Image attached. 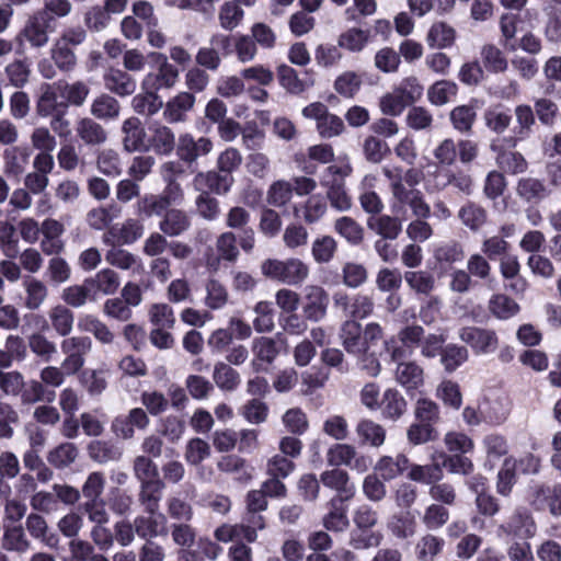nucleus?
Here are the masks:
<instances>
[{
	"instance_id": "b1692460",
	"label": "nucleus",
	"mask_w": 561,
	"mask_h": 561,
	"mask_svg": "<svg viewBox=\"0 0 561 561\" xmlns=\"http://www.w3.org/2000/svg\"><path fill=\"white\" fill-rule=\"evenodd\" d=\"M104 84L107 90L119 96L131 95L137 88L136 80L127 71L116 68L105 73Z\"/></svg>"
},
{
	"instance_id": "412c9836",
	"label": "nucleus",
	"mask_w": 561,
	"mask_h": 561,
	"mask_svg": "<svg viewBox=\"0 0 561 561\" xmlns=\"http://www.w3.org/2000/svg\"><path fill=\"white\" fill-rule=\"evenodd\" d=\"M370 30L358 26L347 27L337 36L339 47L350 53H362L371 42Z\"/></svg>"
},
{
	"instance_id": "f8f14e48",
	"label": "nucleus",
	"mask_w": 561,
	"mask_h": 561,
	"mask_svg": "<svg viewBox=\"0 0 561 561\" xmlns=\"http://www.w3.org/2000/svg\"><path fill=\"white\" fill-rule=\"evenodd\" d=\"M340 339L344 350L354 356L365 355L369 345L365 342L362 325L356 320H346L341 327Z\"/></svg>"
},
{
	"instance_id": "c03bdc74",
	"label": "nucleus",
	"mask_w": 561,
	"mask_h": 561,
	"mask_svg": "<svg viewBox=\"0 0 561 561\" xmlns=\"http://www.w3.org/2000/svg\"><path fill=\"white\" fill-rule=\"evenodd\" d=\"M48 318L50 320L53 329L60 336H67L72 331L73 327V313L64 305H56L48 311Z\"/></svg>"
},
{
	"instance_id": "680f3d73",
	"label": "nucleus",
	"mask_w": 561,
	"mask_h": 561,
	"mask_svg": "<svg viewBox=\"0 0 561 561\" xmlns=\"http://www.w3.org/2000/svg\"><path fill=\"white\" fill-rule=\"evenodd\" d=\"M282 422L293 435H304L309 428L307 414L300 408L288 409L283 414Z\"/></svg>"
},
{
	"instance_id": "ddd939ff",
	"label": "nucleus",
	"mask_w": 561,
	"mask_h": 561,
	"mask_svg": "<svg viewBox=\"0 0 561 561\" xmlns=\"http://www.w3.org/2000/svg\"><path fill=\"white\" fill-rule=\"evenodd\" d=\"M500 534L531 538L536 534V524L526 510H516L503 524L499 526Z\"/></svg>"
},
{
	"instance_id": "7c9ffc66",
	"label": "nucleus",
	"mask_w": 561,
	"mask_h": 561,
	"mask_svg": "<svg viewBox=\"0 0 561 561\" xmlns=\"http://www.w3.org/2000/svg\"><path fill=\"white\" fill-rule=\"evenodd\" d=\"M23 288L25 293L24 307L28 310L39 309L48 297L47 285L36 277H26Z\"/></svg>"
},
{
	"instance_id": "c756f323",
	"label": "nucleus",
	"mask_w": 561,
	"mask_h": 561,
	"mask_svg": "<svg viewBox=\"0 0 561 561\" xmlns=\"http://www.w3.org/2000/svg\"><path fill=\"white\" fill-rule=\"evenodd\" d=\"M105 260L117 268L131 271L133 274H141L145 271L141 259L124 249L113 248L108 250Z\"/></svg>"
},
{
	"instance_id": "f03ea898",
	"label": "nucleus",
	"mask_w": 561,
	"mask_h": 561,
	"mask_svg": "<svg viewBox=\"0 0 561 561\" xmlns=\"http://www.w3.org/2000/svg\"><path fill=\"white\" fill-rule=\"evenodd\" d=\"M352 170L350 161L343 159L328 167L320 178V184L327 188V197L331 206L339 211H347L352 207V197L346 192L344 183Z\"/></svg>"
},
{
	"instance_id": "0e129e2a",
	"label": "nucleus",
	"mask_w": 561,
	"mask_h": 561,
	"mask_svg": "<svg viewBox=\"0 0 561 561\" xmlns=\"http://www.w3.org/2000/svg\"><path fill=\"white\" fill-rule=\"evenodd\" d=\"M362 77L355 71H344L334 81V90L344 98H353L362 87Z\"/></svg>"
},
{
	"instance_id": "f704fd0d",
	"label": "nucleus",
	"mask_w": 561,
	"mask_h": 561,
	"mask_svg": "<svg viewBox=\"0 0 561 561\" xmlns=\"http://www.w3.org/2000/svg\"><path fill=\"white\" fill-rule=\"evenodd\" d=\"M96 297L91 285H88V278L80 285L66 287L61 293V299L70 307L80 308L88 301H95Z\"/></svg>"
},
{
	"instance_id": "8fccbe9b",
	"label": "nucleus",
	"mask_w": 561,
	"mask_h": 561,
	"mask_svg": "<svg viewBox=\"0 0 561 561\" xmlns=\"http://www.w3.org/2000/svg\"><path fill=\"white\" fill-rule=\"evenodd\" d=\"M449 119L453 127L461 133H470L477 119V112L472 105H459L451 110Z\"/></svg>"
},
{
	"instance_id": "473e14b6",
	"label": "nucleus",
	"mask_w": 561,
	"mask_h": 561,
	"mask_svg": "<svg viewBox=\"0 0 561 561\" xmlns=\"http://www.w3.org/2000/svg\"><path fill=\"white\" fill-rule=\"evenodd\" d=\"M151 131L150 146L158 154H169L175 146V137L171 128L154 123L149 127Z\"/></svg>"
},
{
	"instance_id": "a18cd8bd",
	"label": "nucleus",
	"mask_w": 561,
	"mask_h": 561,
	"mask_svg": "<svg viewBox=\"0 0 561 561\" xmlns=\"http://www.w3.org/2000/svg\"><path fill=\"white\" fill-rule=\"evenodd\" d=\"M77 135L87 145H100L106 140L103 127L91 118H81L76 126Z\"/></svg>"
},
{
	"instance_id": "5fc2aeb1",
	"label": "nucleus",
	"mask_w": 561,
	"mask_h": 561,
	"mask_svg": "<svg viewBox=\"0 0 561 561\" xmlns=\"http://www.w3.org/2000/svg\"><path fill=\"white\" fill-rule=\"evenodd\" d=\"M517 460L514 457L504 459L503 465L497 473L496 491L501 495L507 496L516 480Z\"/></svg>"
},
{
	"instance_id": "37998d69",
	"label": "nucleus",
	"mask_w": 561,
	"mask_h": 561,
	"mask_svg": "<svg viewBox=\"0 0 561 561\" xmlns=\"http://www.w3.org/2000/svg\"><path fill=\"white\" fill-rule=\"evenodd\" d=\"M456 38L455 30L444 22L434 23L426 36V42L432 48L450 47Z\"/></svg>"
},
{
	"instance_id": "69168bd1",
	"label": "nucleus",
	"mask_w": 561,
	"mask_h": 561,
	"mask_svg": "<svg viewBox=\"0 0 561 561\" xmlns=\"http://www.w3.org/2000/svg\"><path fill=\"white\" fill-rule=\"evenodd\" d=\"M440 362L446 371L453 373L469 357L468 350L465 346L456 344L447 345L440 353Z\"/></svg>"
},
{
	"instance_id": "bb28decb",
	"label": "nucleus",
	"mask_w": 561,
	"mask_h": 561,
	"mask_svg": "<svg viewBox=\"0 0 561 561\" xmlns=\"http://www.w3.org/2000/svg\"><path fill=\"white\" fill-rule=\"evenodd\" d=\"M253 367L259 370L262 365H270L279 353L277 343L272 337L261 336L252 342Z\"/></svg>"
},
{
	"instance_id": "72a5a7b5",
	"label": "nucleus",
	"mask_w": 561,
	"mask_h": 561,
	"mask_svg": "<svg viewBox=\"0 0 561 561\" xmlns=\"http://www.w3.org/2000/svg\"><path fill=\"white\" fill-rule=\"evenodd\" d=\"M165 483L162 480L140 484L139 502L146 513L159 511Z\"/></svg>"
},
{
	"instance_id": "393cba45",
	"label": "nucleus",
	"mask_w": 561,
	"mask_h": 561,
	"mask_svg": "<svg viewBox=\"0 0 561 561\" xmlns=\"http://www.w3.org/2000/svg\"><path fill=\"white\" fill-rule=\"evenodd\" d=\"M346 500L333 497L328 503V513L322 518L323 526L331 531H344L348 527Z\"/></svg>"
},
{
	"instance_id": "79ce46f5",
	"label": "nucleus",
	"mask_w": 561,
	"mask_h": 561,
	"mask_svg": "<svg viewBox=\"0 0 561 561\" xmlns=\"http://www.w3.org/2000/svg\"><path fill=\"white\" fill-rule=\"evenodd\" d=\"M482 446L486 455L485 466H488L490 470H492L495 462L508 451L506 438L499 434H489L484 436Z\"/></svg>"
},
{
	"instance_id": "7ed1b4c3",
	"label": "nucleus",
	"mask_w": 561,
	"mask_h": 561,
	"mask_svg": "<svg viewBox=\"0 0 561 561\" xmlns=\"http://www.w3.org/2000/svg\"><path fill=\"white\" fill-rule=\"evenodd\" d=\"M260 268L264 277L288 286L301 285L310 275L309 265L299 257H270L261 263Z\"/></svg>"
},
{
	"instance_id": "6e6552de",
	"label": "nucleus",
	"mask_w": 561,
	"mask_h": 561,
	"mask_svg": "<svg viewBox=\"0 0 561 561\" xmlns=\"http://www.w3.org/2000/svg\"><path fill=\"white\" fill-rule=\"evenodd\" d=\"M424 336V329L421 325H407L398 333L402 346L396 345L393 340L386 342V351L393 362L405 359L413 354L416 346H420Z\"/></svg>"
},
{
	"instance_id": "20e7f679",
	"label": "nucleus",
	"mask_w": 561,
	"mask_h": 561,
	"mask_svg": "<svg viewBox=\"0 0 561 561\" xmlns=\"http://www.w3.org/2000/svg\"><path fill=\"white\" fill-rule=\"evenodd\" d=\"M149 58L158 65L157 71L148 72L141 80V90H151L158 93L161 89H171L179 81L178 68L170 64L168 57L161 53H150Z\"/></svg>"
},
{
	"instance_id": "bf43d9fd",
	"label": "nucleus",
	"mask_w": 561,
	"mask_h": 561,
	"mask_svg": "<svg viewBox=\"0 0 561 561\" xmlns=\"http://www.w3.org/2000/svg\"><path fill=\"white\" fill-rule=\"evenodd\" d=\"M244 11L233 1H226L219 9L218 20L220 26L226 31L234 30L243 20Z\"/></svg>"
},
{
	"instance_id": "5701e85b",
	"label": "nucleus",
	"mask_w": 561,
	"mask_h": 561,
	"mask_svg": "<svg viewBox=\"0 0 561 561\" xmlns=\"http://www.w3.org/2000/svg\"><path fill=\"white\" fill-rule=\"evenodd\" d=\"M148 515H140L134 519L135 531L140 538H153L165 533L167 518L165 516L156 511L154 513H147Z\"/></svg>"
},
{
	"instance_id": "864d4df0",
	"label": "nucleus",
	"mask_w": 561,
	"mask_h": 561,
	"mask_svg": "<svg viewBox=\"0 0 561 561\" xmlns=\"http://www.w3.org/2000/svg\"><path fill=\"white\" fill-rule=\"evenodd\" d=\"M119 110L118 101L108 94H101L91 104V114L99 119L116 118Z\"/></svg>"
},
{
	"instance_id": "a878e982",
	"label": "nucleus",
	"mask_w": 561,
	"mask_h": 561,
	"mask_svg": "<svg viewBox=\"0 0 561 561\" xmlns=\"http://www.w3.org/2000/svg\"><path fill=\"white\" fill-rule=\"evenodd\" d=\"M321 482L339 493L335 497L350 500L355 494V485L350 483L348 473L344 470L335 468L322 472Z\"/></svg>"
},
{
	"instance_id": "09e8293b",
	"label": "nucleus",
	"mask_w": 561,
	"mask_h": 561,
	"mask_svg": "<svg viewBox=\"0 0 561 561\" xmlns=\"http://www.w3.org/2000/svg\"><path fill=\"white\" fill-rule=\"evenodd\" d=\"M490 312L501 320L510 319L516 316L520 307L519 305L508 296L504 294L493 295L489 301Z\"/></svg>"
},
{
	"instance_id": "58836bf2",
	"label": "nucleus",
	"mask_w": 561,
	"mask_h": 561,
	"mask_svg": "<svg viewBox=\"0 0 561 561\" xmlns=\"http://www.w3.org/2000/svg\"><path fill=\"white\" fill-rule=\"evenodd\" d=\"M188 216L180 209H171L167 211L163 219L159 224L160 230L169 236L176 237L190 228Z\"/></svg>"
},
{
	"instance_id": "e433bc0d",
	"label": "nucleus",
	"mask_w": 561,
	"mask_h": 561,
	"mask_svg": "<svg viewBox=\"0 0 561 561\" xmlns=\"http://www.w3.org/2000/svg\"><path fill=\"white\" fill-rule=\"evenodd\" d=\"M78 329L82 332L91 333L103 343L111 344L114 341V334L108 327L92 314H83L78 319Z\"/></svg>"
},
{
	"instance_id": "4468645a",
	"label": "nucleus",
	"mask_w": 561,
	"mask_h": 561,
	"mask_svg": "<svg viewBox=\"0 0 561 561\" xmlns=\"http://www.w3.org/2000/svg\"><path fill=\"white\" fill-rule=\"evenodd\" d=\"M531 504L537 510H546L553 516H561V484L536 485L531 494Z\"/></svg>"
},
{
	"instance_id": "49530a36",
	"label": "nucleus",
	"mask_w": 561,
	"mask_h": 561,
	"mask_svg": "<svg viewBox=\"0 0 561 561\" xmlns=\"http://www.w3.org/2000/svg\"><path fill=\"white\" fill-rule=\"evenodd\" d=\"M458 217L466 227L477 231L486 222L488 213L482 206L469 202L459 209Z\"/></svg>"
},
{
	"instance_id": "de8ad7c7",
	"label": "nucleus",
	"mask_w": 561,
	"mask_h": 561,
	"mask_svg": "<svg viewBox=\"0 0 561 561\" xmlns=\"http://www.w3.org/2000/svg\"><path fill=\"white\" fill-rule=\"evenodd\" d=\"M515 119L516 125L513 129L514 139L523 140L526 139L531 131V127L535 125V115L530 105L520 104L515 107Z\"/></svg>"
},
{
	"instance_id": "a211bd4d",
	"label": "nucleus",
	"mask_w": 561,
	"mask_h": 561,
	"mask_svg": "<svg viewBox=\"0 0 561 561\" xmlns=\"http://www.w3.org/2000/svg\"><path fill=\"white\" fill-rule=\"evenodd\" d=\"M397 363L394 370L396 381L405 389L407 392L417 390L424 383V370L415 362L401 359Z\"/></svg>"
},
{
	"instance_id": "423d86ee",
	"label": "nucleus",
	"mask_w": 561,
	"mask_h": 561,
	"mask_svg": "<svg viewBox=\"0 0 561 561\" xmlns=\"http://www.w3.org/2000/svg\"><path fill=\"white\" fill-rule=\"evenodd\" d=\"M92 348V341L88 336H72L61 342V351L66 358L61 363L65 376L77 374L84 365V355Z\"/></svg>"
},
{
	"instance_id": "9b49d317",
	"label": "nucleus",
	"mask_w": 561,
	"mask_h": 561,
	"mask_svg": "<svg viewBox=\"0 0 561 561\" xmlns=\"http://www.w3.org/2000/svg\"><path fill=\"white\" fill-rule=\"evenodd\" d=\"M47 21L44 12H37L28 18L23 30L16 35L15 41L20 46L28 42L32 47H43L48 43Z\"/></svg>"
},
{
	"instance_id": "13d9d810",
	"label": "nucleus",
	"mask_w": 561,
	"mask_h": 561,
	"mask_svg": "<svg viewBox=\"0 0 561 561\" xmlns=\"http://www.w3.org/2000/svg\"><path fill=\"white\" fill-rule=\"evenodd\" d=\"M148 316L154 328L172 329L175 324L173 308L167 302H157L150 306Z\"/></svg>"
},
{
	"instance_id": "3c124183",
	"label": "nucleus",
	"mask_w": 561,
	"mask_h": 561,
	"mask_svg": "<svg viewBox=\"0 0 561 561\" xmlns=\"http://www.w3.org/2000/svg\"><path fill=\"white\" fill-rule=\"evenodd\" d=\"M213 379L216 386L225 391H233L240 383L239 373L222 362L215 365Z\"/></svg>"
},
{
	"instance_id": "ea45409f",
	"label": "nucleus",
	"mask_w": 561,
	"mask_h": 561,
	"mask_svg": "<svg viewBox=\"0 0 561 561\" xmlns=\"http://www.w3.org/2000/svg\"><path fill=\"white\" fill-rule=\"evenodd\" d=\"M28 163V152L21 147H12L3 152V171L9 176L22 174Z\"/></svg>"
},
{
	"instance_id": "0eeeda50",
	"label": "nucleus",
	"mask_w": 561,
	"mask_h": 561,
	"mask_svg": "<svg viewBox=\"0 0 561 561\" xmlns=\"http://www.w3.org/2000/svg\"><path fill=\"white\" fill-rule=\"evenodd\" d=\"M329 294L320 285H307L302 291V313L304 317L312 322L323 320L328 312Z\"/></svg>"
},
{
	"instance_id": "774afa93",
	"label": "nucleus",
	"mask_w": 561,
	"mask_h": 561,
	"mask_svg": "<svg viewBox=\"0 0 561 561\" xmlns=\"http://www.w3.org/2000/svg\"><path fill=\"white\" fill-rule=\"evenodd\" d=\"M291 197L293 185L285 180L273 182L266 193L267 203L274 207L285 206Z\"/></svg>"
},
{
	"instance_id": "2f4dec72",
	"label": "nucleus",
	"mask_w": 561,
	"mask_h": 561,
	"mask_svg": "<svg viewBox=\"0 0 561 561\" xmlns=\"http://www.w3.org/2000/svg\"><path fill=\"white\" fill-rule=\"evenodd\" d=\"M376 183L377 176L373 174L365 175L360 183L359 203L362 208L368 214H378L383 208L381 198L374 192Z\"/></svg>"
},
{
	"instance_id": "dca6fc26",
	"label": "nucleus",
	"mask_w": 561,
	"mask_h": 561,
	"mask_svg": "<svg viewBox=\"0 0 561 561\" xmlns=\"http://www.w3.org/2000/svg\"><path fill=\"white\" fill-rule=\"evenodd\" d=\"M66 108V101L61 99L59 82L45 84L42 88V93L36 104L37 114L42 117H47L59 112H65Z\"/></svg>"
},
{
	"instance_id": "cd10ccee",
	"label": "nucleus",
	"mask_w": 561,
	"mask_h": 561,
	"mask_svg": "<svg viewBox=\"0 0 561 561\" xmlns=\"http://www.w3.org/2000/svg\"><path fill=\"white\" fill-rule=\"evenodd\" d=\"M355 433L362 445L378 448L382 446L386 440V430L383 426L369 419L360 420L355 427Z\"/></svg>"
},
{
	"instance_id": "a19ab883",
	"label": "nucleus",
	"mask_w": 561,
	"mask_h": 561,
	"mask_svg": "<svg viewBox=\"0 0 561 561\" xmlns=\"http://www.w3.org/2000/svg\"><path fill=\"white\" fill-rule=\"evenodd\" d=\"M144 231L142 222L135 218H127L121 226L112 227L110 230L122 244H133L142 237Z\"/></svg>"
},
{
	"instance_id": "9d476101",
	"label": "nucleus",
	"mask_w": 561,
	"mask_h": 561,
	"mask_svg": "<svg viewBox=\"0 0 561 561\" xmlns=\"http://www.w3.org/2000/svg\"><path fill=\"white\" fill-rule=\"evenodd\" d=\"M150 420L141 408H134L127 414L114 417L111 430L114 435L122 439H130L135 435V428L146 430Z\"/></svg>"
},
{
	"instance_id": "f257e3e1",
	"label": "nucleus",
	"mask_w": 561,
	"mask_h": 561,
	"mask_svg": "<svg viewBox=\"0 0 561 561\" xmlns=\"http://www.w3.org/2000/svg\"><path fill=\"white\" fill-rule=\"evenodd\" d=\"M385 176L390 181V208L396 216L404 217L408 210L415 218H428L431 207L423 193L417 188H408L402 183L401 170L383 168Z\"/></svg>"
},
{
	"instance_id": "6e6d98bb",
	"label": "nucleus",
	"mask_w": 561,
	"mask_h": 561,
	"mask_svg": "<svg viewBox=\"0 0 561 561\" xmlns=\"http://www.w3.org/2000/svg\"><path fill=\"white\" fill-rule=\"evenodd\" d=\"M407 410V401L396 389H387L382 398V413L385 417L398 420Z\"/></svg>"
},
{
	"instance_id": "c9c22d12",
	"label": "nucleus",
	"mask_w": 561,
	"mask_h": 561,
	"mask_svg": "<svg viewBox=\"0 0 561 561\" xmlns=\"http://www.w3.org/2000/svg\"><path fill=\"white\" fill-rule=\"evenodd\" d=\"M121 284L117 273L111 268H104L98 272L93 277L88 278V285H91L94 295H113Z\"/></svg>"
},
{
	"instance_id": "052dcab7",
	"label": "nucleus",
	"mask_w": 561,
	"mask_h": 561,
	"mask_svg": "<svg viewBox=\"0 0 561 561\" xmlns=\"http://www.w3.org/2000/svg\"><path fill=\"white\" fill-rule=\"evenodd\" d=\"M206 296L204 304L213 310L221 309L228 301L227 288L217 279H209L205 285Z\"/></svg>"
},
{
	"instance_id": "6ab92c4d",
	"label": "nucleus",
	"mask_w": 561,
	"mask_h": 561,
	"mask_svg": "<svg viewBox=\"0 0 561 561\" xmlns=\"http://www.w3.org/2000/svg\"><path fill=\"white\" fill-rule=\"evenodd\" d=\"M123 146L128 152L147 150L146 131L138 117L131 116L123 122Z\"/></svg>"
},
{
	"instance_id": "39448f33",
	"label": "nucleus",
	"mask_w": 561,
	"mask_h": 561,
	"mask_svg": "<svg viewBox=\"0 0 561 561\" xmlns=\"http://www.w3.org/2000/svg\"><path fill=\"white\" fill-rule=\"evenodd\" d=\"M301 114L307 119L316 121L317 131L322 138L341 135L345 128L342 118L329 112L325 104L313 102L302 108Z\"/></svg>"
},
{
	"instance_id": "338daca9",
	"label": "nucleus",
	"mask_w": 561,
	"mask_h": 561,
	"mask_svg": "<svg viewBox=\"0 0 561 561\" xmlns=\"http://www.w3.org/2000/svg\"><path fill=\"white\" fill-rule=\"evenodd\" d=\"M415 526V519L410 513L393 515L388 522V529L399 539L413 536Z\"/></svg>"
},
{
	"instance_id": "aec40b11",
	"label": "nucleus",
	"mask_w": 561,
	"mask_h": 561,
	"mask_svg": "<svg viewBox=\"0 0 561 561\" xmlns=\"http://www.w3.org/2000/svg\"><path fill=\"white\" fill-rule=\"evenodd\" d=\"M410 468V460L404 454L383 455L375 463V472L383 480L390 481L402 476Z\"/></svg>"
},
{
	"instance_id": "4c0bfd02",
	"label": "nucleus",
	"mask_w": 561,
	"mask_h": 561,
	"mask_svg": "<svg viewBox=\"0 0 561 561\" xmlns=\"http://www.w3.org/2000/svg\"><path fill=\"white\" fill-rule=\"evenodd\" d=\"M131 107L137 114L152 116L163 107V102L157 92L141 90L133 98Z\"/></svg>"
},
{
	"instance_id": "2eb2a0df",
	"label": "nucleus",
	"mask_w": 561,
	"mask_h": 561,
	"mask_svg": "<svg viewBox=\"0 0 561 561\" xmlns=\"http://www.w3.org/2000/svg\"><path fill=\"white\" fill-rule=\"evenodd\" d=\"M213 150V142L209 138L199 137L197 140L190 134L179 137L178 154L181 160L192 163L199 157L208 154Z\"/></svg>"
},
{
	"instance_id": "f3484780",
	"label": "nucleus",
	"mask_w": 561,
	"mask_h": 561,
	"mask_svg": "<svg viewBox=\"0 0 561 561\" xmlns=\"http://www.w3.org/2000/svg\"><path fill=\"white\" fill-rule=\"evenodd\" d=\"M233 178L231 175L216 171L199 172L193 180L196 191H211L216 194H226L231 188Z\"/></svg>"
},
{
	"instance_id": "1a4fd4ad",
	"label": "nucleus",
	"mask_w": 561,
	"mask_h": 561,
	"mask_svg": "<svg viewBox=\"0 0 561 561\" xmlns=\"http://www.w3.org/2000/svg\"><path fill=\"white\" fill-rule=\"evenodd\" d=\"M459 339L468 344L476 355L493 353L499 346V337L493 330L466 327L459 331Z\"/></svg>"
},
{
	"instance_id": "e2e57ef3",
	"label": "nucleus",
	"mask_w": 561,
	"mask_h": 561,
	"mask_svg": "<svg viewBox=\"0 0 561 561\" xmlns=\"http://www.w3.org/2000/svg\"><path fill=\"white\" fill-rule=\"evenodd\" d=\"M78 457V448L72 443H64L51 449L47 460L56 468H66Z\"/></svg>"
},
{
	"instance_id": "4d7b16f0",
	"label": "nucleus",
	"mask_w": 561,
	"mask_h": 561,
	"mask_svg": "<svg viewBox=\"0 0 561 561\" xmlns=\"http://www.w3.org/2000/svg\"><path fill=\"white\" fill-rule=\"evenodd\" d=\"M457 94V85L451 81H437L427 90L428 101L436 106L450 102Z\"/></svg>"
},
{
	"instance_id": "603ef678",
	"label": "nucleus",
	"mask_w": 561,
	"mask_h": 561,
	"mask_svg": "<svg viewBox=\"0 0 561 561\" xmlns=\"http://www.w3.org/2000/svg\"><path fill=\"white\" fill-rule=\"evenodd\" d=\"M517 194L527 202H538L548 196L545 183L535 178H523L517 184Z\"/></svg>"
},
{
	"instance_id": "c85d7f7f",
	"label": "nucleus",
	"mask_w": 561,
	"mask_h": 561,
	"mask_svg": "<svg viewBox=\"0 0 561 561\" xmlns=\"http://www.w3.org/2000/svg\"><path fill=\"white\" fill-rule=\"evenodd\" d=\"M439 459L440 458L437 454L432 456V463L424 466L410 463V471L408 473L409 479L432 485L435 482H438L443 478V467L442 462L438 461Z\"/></svg>"
},
{
	"instance_id": "4be33fe9",
	"label": "nucleus",
	"mask_w": 561,
	"mask_h": 561,
	"mask_svg": "<svg viewBox=\"0 0 561 561\" xmlns=\"http://www.w3.org/2000/svg\"><path fill=\"white\" fill-rule=\"evenodd\" d=\"M195 96L190 92H180L170 99L163 110V117L171 124L184 122L186 113L192 110Z\"/></svg>"
}]
</instances>
